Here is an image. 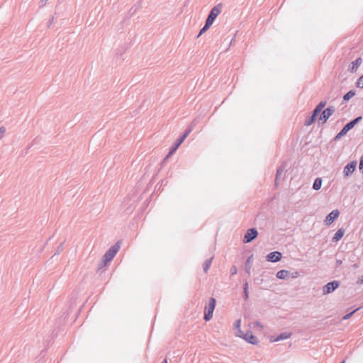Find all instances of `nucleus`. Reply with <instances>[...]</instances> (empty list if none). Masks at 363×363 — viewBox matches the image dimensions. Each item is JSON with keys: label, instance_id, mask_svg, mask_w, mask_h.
I'll list each match as a JSON object with an SVG mask.
<instances>
[{"label": "nucleus", "instance_id": "obj_16", "mask_svg": "<svg viewBox=\"0 0 363 363\" xmlns=\"http://www.w3.org/2000/svg\"><path fill=\"white\" fill-rule=\"evenodd\" d=\"M345 234V230L343 228H340L337 230V231L335 233L334 237L333 238V242H337L339 241L344 235Z\"/></svg>", "mask_w": 363, "mask_h": 363}, {"label": "nucleus", "instance_id": "obj_22", "mask_svg": "<svg viewBox=\"0 0 363 363\" xmlns=\"http://www.w3.org/2000/svg\"><path fill=\"white\" fill-rule=\"evenodd\" d=\"M212 259H213V257H211L210 259H208L204 262V263L203 264V268L204 272H208V270L212 263Z\"/></svg>", "mask_w": 363, "mask_h": 363}, {"label": "nucleus", "instance_id": "obj_21", "mask_svg": "<svg viewBox=\"0 0 363 363\" xmlns=\"http://www.w3.org/2000/svg\"><path fill=\"white\" fill-rule=\"evenodd\" d=\"M243 294L244 298L245 301H247L249 298V286L247 281L243 285Z\"/></svg>", "mask_w": 363, "mask_h": 363}, {"label": "nucleus", "instance_id": "obj_35", "mask_svg": "<svg viewBox=\"0 0 363 363\" xmlns=\"http://www.w3.org/2000/svg\"><path fill=\"white\" fill-rule=\"evenodd\" d=\"M357 284H363V276L359 277L358 280L357 281Z\"/></svg>", "mask_w": 363, "mask_h": 363}, {"label": "nucleus", "instance_id": "obj_19", "mask_svg": "<svg viewBox=\"0 0 363 363\" xmlns=\"http://www.w3.org/2000/svg\"><path fill=\"white\" fill-rule=\"evenodd\" d=\"M252 257L253 255H250L247 259L246 260V262H245V272L247 274H250V272H251V260L252 259Z\"/></svg>", "mask_w": 363, "mask_h": 363}, {"label": "nucleus", "instance_id": "obj_7", "mask_svg": "<svg viewBox=\"0 0 363 363\" xmlns=\"http://www.w3.org/2000/svg\"><path fill=\"white\" fill-rule=\"evenodd\" d=\"M258 235L257 230L255 228L248 229L244 236L243 242L249 243L252 242Z\"/></svg>", "mask_w": 363, "mask_h": 363}, {"label": "nucleus", "instance_id": "obj_39", "mask_svg": "<svg viewBox=\"0 0 363 363\" xmlns=\"http://www.w3.org/2000/svg\"><path fill=\"white\" fill-rule=\"evenodd\" d=\"M342 263V261L341 260H337V264H340Z\"/></svg>", "mask_w": 363, "mask_h": 363}, {"label": "nucleus", "instance_id": "obj_20", "mask_svg": "<svg viewBox=\"0 0 363 363\" xmlns=\"http://www.w3.org/2000/svg\"><path fill=\"white\" fill-rule=\"evenodd\" d=\"M322 185V179L320 178H316L313 184V189L314 190H319Z\"/></svg>", "mask_w": 363, "mask_h": 363}, {"label": "nucleus", "instance_id": "obj_2", "mask_svg": "<svg viewBox=\"0 0 363 363\" xmlns=\"http://www.w3.org/2000/svg\"><path fill=\"white\" fill-rule=\"evenodd\" d=\"M120 249L119 243L117 242L112 247H111L105 253V255L103 256L102 262L103 264L106 265L108 262H109L116 255L118 251Z\"/></svg>", "mask_w": 363, "mask_h": 363}, {"label": "nucleus", "instance_id": "obj_27", "mask_svg": "<svg viewBox=\"0 0 363 363\" xmlns=\"http://www.w3.org/2000/svg\"><path fill=\"white\" fill-rule=\"evenodd\" d=\"M359 309V308H357L356 309H354V311H351L350 313H347L346 315H345L342 320H348L354 313H356L358 310Z\"/></svg>", "mask_w": 363, "mask_h": 363}, {"label": "nucleus", "instance_id": "obj_13", "mask_svg": "<svg viewBox=\"0 0 363 363\" xmlns=\"http://www.w3.org/2000/svg\"><path fill=\"white\" fill-rule=\"evenodd\" d=\"M287 166V163L286 162H284L281 163V164L279 167L277 171L276 174V178H275V182L277 183L278 180L280 179L284 171L285 170L286 167Z\"/></svg>", "mask_w": 363, "mask_h": 363}, {"label": "nucleus", "instance_id": "obj_26", "mask_svg": "<svg viewBox=\"0 0 363 363\" xmlns=\"http://www.w3.org/2000/svg\"><path fill=\"white\" fill-rule=\"evenodd\" d=\"M192 125L191 124L189 128H187L184 134L181 136L182 138H184V140L187 138V136L189 135V133L192 131Z\"/></svg>", "mask_w": 363, "mask_h": 363}, {"label": "nucleus", "instance_id": "obj_31", "mask_svg": "<svg viewBox=\"0 0 363 363\" xmlns=\"http://www.w3.org/2000/svg\"><path fill=\"white\" fill-rule=\"evenodd\" d=\"M6 133V128L4 127H0V139L4 136Z\"/></svg>", "mask_w": 363, "mask_h": 363}, {"label": "nucleus", "instance_id": "obj_24", "mask_svg": "<svg viewBox=\"0 0 363 363\" xmlns=\"http://www.w3.org/2000/svg\"><path fill=\"white\" fill-rule=\"evenodd\" d=\"M354 95H355V91L350 90L346 94L344 95L343 99H344V101H348L352 97H353Z\"/></svg>", "mask_w": 363, "mask_h": 363}, {"label": "nucleus", "instance_id": "obj_36", "mask_svg": "<svg viewBox=\"0 0 363 363\" xmlns=\"http://www.w3.org/2000/svg\"><path fill=\"white\" fill-rule=\"evenodd\" d=\"M48 1V0H40V6H45V5L46 4V3H47V1Z\"/></svg>", "mask_w": 363, "mask_h": 363}, {"label": "nucleus", "instance_id": "obj_1", "mask_svg": "<svg viewBox=\"0 0 363 363\" xmlns=\"http://www.w3.org/2000/svg\"><path fill=\"white\" fill-rule=\"evenodd\" d=\"M362 116H359L353 120H352L351 121H350L349 123H347L344 127L343 128L335 135V137L334 138V140L337 141V140H339L342 136H344L345 135L347 134V133L351 130L352 128H353L354 127V125L359 123L360 121H362Z\"/></svg>", "mask_w": 363, "mask_h": 363}, {"label": "nucleus", "instance_id": "obj_33", "mask_svg": "<svg viewBox=\"0 0 363 363\" xmlns=\"http://www.w3.org/2000/svg\"><path fill=\"white\" fill-rule=\"evenodd\" d=\"M359 168L360 171H363V156L360 159Z\"/></svg>", "mask_w": 363, "mask_h": 363}, {"label": "nucleus", "instance_id": "obj_3", "mask_svg": "<svg viewBox=\"0 0 363 363\" xmlns=\"http://www.w3.org/2000/svg\"><path fill=\"white\" fill-rule=\"evenodd\" d=\"M222 9L223 6L221 4H218L213 6L210 11L206 22H207L208 24L209 23L212 25L216 17L221 13Z\"/></svg>", "mask_w": 363, "mask_h": 363}, {"label": "nucleus", "instance_id": "obj_25", "mask_svg": "<svg viewBox=\"0 0 363 363\" xmlns=\"http://www.w3.org/2000/svg\"><path fill=\"white\" fill-rule=\"evenodd\" d=\"M211 26V24H208V23L206 22L204 26L200 30V32L197 37L199 38L200 35L204 33L210 28Z\"/></svg>", "mask_w": 363, "mask_h": 363}, {"label": "nucleus", "instance_id": "obj_38", "mask_svg": "<svg viewBox=\"0 0 363 363\" xmlns=\"http://www.w3.org/2000/svg\"><path fill=\"white\" fill-rule=\"evenodd\" d=\"M257 281H259V279H257ZM262 281H263V279H261L259 280V281H258V282H257V284H261V283H262Z\"/></svg>", "mask_w": 363, "mask_h": 363}, {"label": "nucleus", "instance_id": "obj_18", "mask_svg": "<svg viewBox=\"0 0 363 363\" xmlns=\"http://www.w3.org/2000/svg\"><path fill=\"white\" fill-rule=\"evenodd\" d=\"M289 274V272L287 270H280L277 273V277L279 279H285Z\"/></svg>", "mask_w": 363, "mask_h": 363}, {"label": "nucleus", "instance_id": "obj_34", "mask_svg": "<svg viewBox=\"0 0 363 363\" xmlns=\"http://www.w3.org/2000/svg\"><path fill=\"white\" fill-rule=\"evenodd\" d=\"M63 250V243H62L58 247H57V252L55 253L56 254H59L62 250Z\"/></svg>", "mask_w": 363, "mask_h": 363}, {"label": "nucleus", "instance_id": "obj_40", "mask_svg": "<svg viewBox=\"0 0 363 363\" xmlns=\"http://www.w3.org/2000/svg\"><path fill=\"white\" fill-rule=\"evenodd\" d=\"M162 363H168V362H167V360L165 359H164V361Z\"/></svg>", "mask_w": 363, "mask_h": 363}, {"label": "nucleus", "instance_id": "obj_5", "mask_svg": "<svg viewBox=\"0 0 363 363\" xmlns=\"http://www.w3.org/2000/svg\"><path fill=\"white\" fill-rule=\"evenodd\" d=\"M340 286V281H333L328 282L323 287V294H328L333 292L336 289H337Z\"/></svg>", "mask_w": 363, "mask_h": 363}, {"label": "nucleus", "instance_id": "obj_14", "mask_svg": "<svg viewBox=\"0 0 363 363\" xmlns=\"http://www.w3.org/2000/svg\"><path fill=\"white\" fill-rule=\"evenodd\" d=\"M184 138H182L181 137L176 141V143L174 144V145L171 147V150L167 155L169 157L170 155L173 154L178 147L181 145V144L184 142Z\"/></svg>", "mask_w": 363, "mask_h": 363}, {"label": "nucleus", "instance_id": "obj_11", "mask_svg": "<svg viewBox=\"0 0 363 363\" xmlns=\"http://www.w3.org/2000/svg\"><path fill=\"white\" fill-rule=\"evenodd\" d=\"M281 252H277V251L270 252L267 256V261L272 262H277L279 261L281 259Z\"/></svg>", "mask_w": 363, "mask_h": 363}, {"label": "nucleus", "instance_id": "obj_12", "mask_svg": "<svg viewBox=\"0 0 363 363\" xmlns=\"http://www.w3.org/2000/svg\"><path fill=\"white\" fill-rule=\"evenodd\" d=\"M291 335H292L291 333L285 332V333H281L280 335H277V337L272 336L270 338V341L271 342H278V341H281L283 340H286V339L289 338L291 336Z\"/></svg>", "mask_w": 363, "mask_h": 363}, {"label": "nucleus", "instance_id": "obj_30", "mask_svg": "<svg viewBox=\"0 0 363 363\" xmlns=\"http://www.w3.org/2000/svg\"><path fill=\"white\" fill-rule=\"evenodd\" d=\"M234 326H235V330H238V329H240V327H241V320L239 319L238 320H236V322L234 324Z\"/></svg>", "mask_w": 363, "mask_h": 363}, {"label": "nucleus", "instance_id": "obj_17", "mask_svg": "<svg viewBox=\"0 0 363 363\" xmlns=\"http://www.w3.org/2000/svg\"><path fill=\"white\" fill-rule=\"evenodd\" d=\"M326 101H320L318 105L315 108L313 111V114H315L316 116L320 113L322 109L325 106Z\"/></svg>", "mask_w": 363, "mask_h": 363}, {"label": "nucleus", "instance_id": "obj_9", "mask_svg": "<svg viewBox=\"0 0 363 363\" xmlns=\"http://www.w3.org/2000/svg\"><path fill=\"white\" fill-rule=\"evenodd\" d=\"M340 212L338 210H333L330 212L325 218V224L326 225H329L333 223V221L337 218L339 216Z\"/></svg>", "mask_w": 363, "mask_h": 363}, {"label": "nucleus", "instance_id": "obj_29", "mask_svg": "<svg viewBox=\"0 0 363 363\" xmlns=\"http://www.w3.org/2000/svg\"><path fill=\"white\" fill-rule=\"evenodd\" d=\"M235 335L237 337L242 338V336L245 335V333H243V332L242 331L241 328H240V329H238V330H235Z\"/></svg>", "mask_w": 363, "mask_h": 363}, {"label": "nucleus", "instance_id": "obj_4", "mask_svg": "<svg viewBox=\"0 0 363 363\" xmlns=\"http://www.w3.org/2000/svg\"><path fill=\"white\" fill-rule=\"evenodd\" d=\"M216 301L214 298H211L208 307L205 309L204 320L206 321L210 320L213 317V313L216 307Z\"/></svg>", "mask_w": 363, "mask_h": 363}, {"label": "nucleus", "instance_id": "obj_32", "mask_svg": "<svg viewBox=\"0 0 363 363\" xmlns=\"http://www.w3.org/2000/svg\"><path fill=\"white\" fill-rule=\"evenodd\" d=\"M237 272H238V271H237V268H236L235 266H233V267H231V269H230V273H231V274H232V275H235V274H237Z\"/></svg>", "mask_w": 363, "mask_h": 363}, {"label": "nucleus", "instance_id": "obj_41", "mask_svg": "<svg viewBox=\"0 0 363 363\" xmlns=\"http://www.w3.org/2000/svg\"><path fill=\"white\" fill-rule=\"evenodd\" d=\"M342 363H345V361H343Z\"/></svg>", "mask_w": 363, "mask_h": 363}, {"label": "nucleus", "instance_id": "obj_8", "mask_svg": "<svg viewBox=\"0 0 363 363\" xmlns=\"http://www.w3.org/2000/svg\"><path fill=\"white\" fill-rule=\"evenodd\" d=\"M357 166V162L355 161H352L348 163L344 168L343 174L345 177H348L350 176L354 171L355 170Z\"/></svg>", "mask_w": 363, "mask_h": 363}, {"label": "nucleus", "instance_id": "obj_28", "mask_svg": "<svg viewBox=\"0 0 363 363\" xmlns=\"http://www.w3.org/2000/svg\"><path fill=\"white\" fill-rule=\"evenodd\" d=\"M356 86L358 88H363V75L358 78L356 82Z\"/></svg>", "mask_w": 363, "mask_h": 363}, {"label": "nucleus", "instance_id": "obj_37", "mask_svg": "<svg viewBox=\"0 0 363 363\" xmlns=\"http://www.w3.org/2000/svg\"><path fill=\"white\" fill-rule=\"evenodd\" d=\"M53 18L49 21L48 27L50 26V25L52 23Z\"/></svg>", "mask_w": 363, "mask_h": 363}, {"label": "nucleus", "instance_id": "obj_15", "mask_svg": "<svg viewBox=\"0 0 363 363\" xmlns=\"http://www.w3.org/2000/svg\"><path fill=\"white\" fill-rule=\"evenodd\" d=\"M361 63H362V58L358 57L357 59H356L354 61H353L352 62V65L349 69L350 71L351 72H356V70L357 69L358 67L361 65Z\"/></svg>", "mask_w": 363, "mask_h": 363}, {"label": "nucleus", "instance_id": "obj_6", "mask_svg": "<svg viewBox=\"0 0 363 363\" xmlns=\"http://www.w3.org/2000/svg\"><path fill=\"white\" fill-rule=\"evenodd\" d=\"M335 111V108L334 106H329L326 108L320 114L319 121H321L322 123H325L327 120L333 115Z\"/></svg>", "mask_w": 363, "mask_h": 363}, {"label": "nucleus", "instance_id": "obj_23", "mask_svg": "<svg viewBox=\"0 0 363 363\" xmlns=\"http://www.w3.org/2000/svg\"><path fill=\"white\" fill-rule=\"evenodd\" d=\"M317 116L315 114H313L305 121V125L308 126L314 123Z\"/></svg>", "mask_w": 363, "mask_h": 363}, {"label": "nucleus", "instance_id": "obj_10", "mask_svg": "<svg viewBox=\"0 0 363 363\" xmlns=\"http://www.w3.org/2000/svg\"><path fill=\"white\" fill-rule=\"evenodd\" d=\"M242 339L252 345H257L258 343L257 337L255 336L250 331H247L246 333H245V335L242 336Z\"/></svg>", "mask_w": 363, "mask_h": 363}]
</instances>
